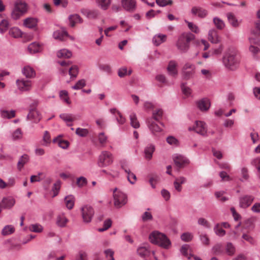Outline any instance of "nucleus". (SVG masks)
Masks as SVG:
<instances>
[{"label":"nucleus","instance_id":"nucleus-1","mask_svg":"<svg viewBox=\"0 0 260 260\" xmlns=\"http://www.w3.org/2000/svg\"><path fill=\"white\" fill-rule=\"evenodd\" d=\"M195 39V36L189 32H184L178 37L176 46L181 52H186L190 47V42Z\"/></svg>","mask_w":260,"mask_h":260},{"label":"nucleus","instance_id":"nucleus-2","mask_svg":"<svg viewBox=\"0 0 260 260\" xmlns=\"http://www.w3.org/2000/svg\"><path fill=\"white\" fill-rule=\"evenodd\" d=\"M149 239L151 243L157 244L164 248L168 249L171 243L167 236L158 232H154L149 236Z\"/></svg>","mask_w":260,"mask_h":260},{"label":"nucleus","instance_id":"nucleus-3","mask_svg":"<svg viewBox=\"0 0 260 260\" xmlns=\"http://www.w3.org/2000/svg\"><path fill=\"white\" fill-rule=\"evenodd\" d=\"M223 63L227 69L233 71L238 68L239 59L235 52L229 51L223 57Z\"/></svg>","mask_w":260,"mask_h":260},{"label":"nucleus","instance_id":"nucleus-4","mask_svg":"<svg viewBox=\"0 0 260 260\" xmlns=\"http://www.w3.org/2000/svg\"><path fill=\"white\" fill-rule=\"evenodd\" d=\"M113 162L112 154L108 151H102L99 157L98 165L103 168L110 165Z\"/></svg>","mask_w":260,"mask_h":260},{"label":"nucleus","instance_id":"nucleus-5","mask_svg":"<svg viewBox=\"0 0 260 260\" xmlns=\"http://www.w3.org/2000/svg\"><path fill=\"white\" fill-rule=\"evenodd\" d=\"M82 216L84 222L89 223L91 221L94 211L92 207L85 205L81 208Z\"/></svg>","mask_w":260,"mask_h":260},{"label":"nucleus","instance_id":"nucleus-6","mask_svg":"<svg viewBox=\"0 0 260 260\" xmlns=\"http://www.w3.org/2000/svg\"><path fill=\"white\" fill-rule=\"evenodd\" d=\"M113 198L114 205L117 208H121L127 202V197L122 192L118 191L113 195Z\"/></svg>","mask_w":260,"mask_h":260},{"label":"nucleus","instance_id":"nucleus-7","mask_svg":"<svg viewBox=\"0 0 260 260\" xmlns=\"http://www.w3.org/2000/svg\"><path fill=\"white\" fill-rule=\"evenodd\" d=\"M173 159L176 167L178 169L184 168L186 165L189 164L188 159L180 154H174L173 156Z\"/></svg>","mask_w":260,"mask_h":260},{"label":"nucleus","instance_id":"nucleus-8","mask_svg":"<svg viewBox=\"0 0 260 260\" xmlns=\"http://www.w3.org/2000/svg\"><path fill=\"white\" fill-rule=\"evenodd\" d=\"M189 131H194L198 134L202 136H205L207 133V127L205 123L201 121H197L196 124L193 127H189Z\"/></svg>","mask_w":260,"mask_h":260},{"label":"nucleus","instance_id":"nucleus-9","mask_svg":"<svg viewBox=\"0 0 260 260\" xmlns=\"http://www.w3.org/2000/svg\"><path fill=\"white\" fill-rule=\"evenodd\" d=\"M254 197L252 195H243L239 198V206L242 208H247L253 202Z\"/></svg>","mask_w":260,"mask_h":260},{"label":"nucleus","instance_id":"nucleus-10","mask_svg":"<svg viewBox=\"0 0 260 260\" xmlns=\"http://www.w3.org/2000/svg\"><path fill=\"white\" fill-rule=\"evenodd\" d=\"M18 88L21 91H27L31 88V81L28 80L18 79L16 81Z\"/></svg>","mask_w":260,"mask_h":260},{"label":"nucleus","instance_id":"nucleus-11","mask_svg":"<svg viewBox=\"0 0 260 260\" xmlns=\"http://www.w3.org/2000/svg\"><path fill=\"white\" fill-rule=\"evenodd\" d=\"M177 63L175 60L169 61L167 70L169 75L172 77H176L178 75L177 69Z\"/></svg>","mask_w":260,"mask_h":260},{"label":"nucleus","instance_id":"nucleus-12","mask_svg":"<svg viewBox=\"0 0 260 260\" xmlns=\"http://www.w3.org/2000/svg\"><path fill=\"white\" fill-rule=\"evenodd\" d=\"M198 108L202 111H207L210 107V102L208 99L203 98L197 102Z\"/></svg>","mask_w":260,"mask_h":260},{"label":"nucleus","instance_id":"nucleus-13","mask_svg":"<svg viewBox=\"0 0 260 260\" xmlns=\"http://www.w3.org/2000/svg\"><path fill=\"white\" fill-rule=\"evenodd\" d=\"M123 8L126 11L133 12L136 8L135 0H121Z\"/></svg>","mask_w":260,"mask_h":260},{"label":"nucleus","instance_id":"nucleus-14","mask_svg":"<svg viewBox=\"0 0 260 260\" xmlns=\"http://www.w3.org/2000/svg\"><path fill=\"white\" fill-rule=\"evenodd\" d=\"M81 12L87 18L91 19L96 18L99 15V13L97 10H90L85 8L82 9Z\"/></svg>","mask_w":260,"mask_h":260},{"label":"nucleus","instance_id":"nucleus-15","mask_svg":"<svg viewBox=\"0 0 260 260\" xmlns=\"http://www.w3.org/2000/svg\"><path fill=\"white\" fill-rule=\"evenodd\" d=\"M148 126L149 129L153 134L156 133L160 132L162 129L160 126L152 120V118H150L147 120Z\"/></svg>","mask_w":260,"mask_h":260},{"label":"nucleus","instance_id":"nucleus-16","mask_svg":"<svg viewBox=\"0 0 260 260\" xmlns=\"http://www.w3.org/2000/svg\"><path fill=\"white\" fill-rule=\"evenodd\" d=\"M208 39L212 43L217 44L220 42V38L215 29H212L209 31Z\"/></svg>","mask_w":260,"mask_h":260},{"label":"nucleus","instance_id":"nucleus-17","mask_svg":"<svg viewBox=\"0 0 260 260\" xmlns=\"http://www.w3.org/2000/svg\"><path fill=\"white\" fill-rule=\"evenodd\" d=\"M22 73L27 78H32L36 76L35 71L29 66L24 67L22 70Z\"/></svg>","mask_w":260,"mask_h":260},{"label":"nucleus","instance_id":"nucleus-18","mask_svg":"<svg viewBox=\"0 0 260 260\" xmlns=\"http://www.w3.org/2000/svg\"><path fill=\"white\" fill-rule=\"evenodd\" d=\"M2 203L4 208L10 209L15 204V200L11 197H5L3 199Z\"/></svg>","mask_w":260,"mask_h":260},{"label":"nucleus","instance_id":"nucleus-19","mask_svg":"<svg viewBox=\"0 0 260 260\" xmlns=\"http://www.w3.org/2000/svg\"><path fill=\"white\" fill-rule=\"evenodd\" d=\"M193 15H198L200 18H204L207 14V11L201 7H193L191 10Z\"/></svg>","mask_w":260,"mask_h":260},{"label":"nucleus","instance_id":"nucleus-20","mask_svg":"<svg viewBox=\"0 0 260 260\" xmlns=\"http://www.w3.org/2000/svg\"><path fill=\"white\" fill-rule=\"evenodd\" d=\"M14 8L24 14L27 11V5L25 2L18 0L15 3Z\"/></svg>","mask_w":260,"mask_h":260},{"label":"nucleus","instance_id":"nucleus-21","mask_svg":"<svg viewBox=\"0 0 260 260\" xmlns=\"http://www.w3.org/2000/svg\"><path fill=\"white\" fill-rule=\"evenodd\" d=\"M38 24V19L35 18L29 17L24 20L23 25L29 28L36 27Z\"/></svg>","mask_w":260,"mask_h":260},{"label":"nucleus","instance_id":"nucleus-22","mask_svg":"<svg viewBox=\"0 0 260 260\" xmlns=\"http://www.w3.org/2000/svg\"><path fill=\"white\" fill-rule=\"evenodd\" d=\"M27 118L32 119L35 122L37 123L40 121L41 117L37 110L31 109L27 115Z\"/></svg>","mask_w":260,"mask_h":260},{"label":"nucleus","instance_id":"nucleus-23","mask_svg":"<svg viewBox=\"0 0 260 260\" xmlns=\"http://www.w3.org/2000/svg\"><path fill=\"white\" fill-rule=\"evenodd\" d=\"M167 36L166 35H163L161 34H159L155 35L152 39V41L153 44L155 46H158L161 43L166 41L167 40Z\"/></svg>","mask_w":260,"mask_h":260},{"label":"nucleus","instance_id":"nucleus-24","mask_svg":"<svg viewBox=\"0 0 260 260\" xmlns=\"http://www.w3.org/2000/svg\"><path fill=\"white\" fill-rule=\"evenodd\" d=\"M228 21L229 23L234 27H237L240 24V21H239L236 18L235 15L232 13H228L226 14Z\"/></svg>","mask_w":260,"mask_h":260},{"label":"nucleus","instance_id":"nucleus-25","mask_svg":"<svg viewBox=\"0 0 260 260\" xmlns=\"http://www.w3.org/2000/svg\"><path fill=\"white\" fill-rule=\"evenodd\" d=\"M29 160V157L27 154H24L22 155L17 163V168L18 170H21L23 168L24 165L28 162Z\"/></svg>","mask_w":260,"mask_h":260},{"label":"nucleus","instance_id":"nucleus-26","mask_svg":"<svg viewBox=\"0 0 260 260\" xmlns=\"http://www.w3.org/2000/svg\"><path fill=\"white\" fill-rule=\"evenodd\" d=\"M155 150V146L152 144H149L146 147L144 150V153L146 158L150 159L152 158V154Z\"/></svg>","mask_w":260,"mask_h":260},{"label":"nucleus","instance_id":"nucleus-27","mask_svg":"<svg viewBox=\"0 0 260 260\" xmlns=\"http://www.w3.org/2000/svg\"><path fill=\"white\" fill-rule=\"evenodd\" d=\"M69 19L71 26L74 27L76 23H82V19L78 14L71 15L69 16Z\"/></svg>","mask_w":260,"mask_h":260},{"label":"nucleus","instance_id":"nucleus-28","mask_svg":"<svg viewBox=\"0 0 260 260\" xmlns=\"http://www.w3.org/2000/svg\"><path fill=\"white\" fill-rule=\"evenodd\" d=\"M249 42L250 43V46L249 47V50L250 52L253 53V54H256L260 51L259 49L253 45V44H256L258 42V40L255 38H249Z\"/></svg>","mask_w":260,"mask_h":260},{"label":"nucleus","instance_id":"nucleus-29","mask_svg":"<svg viewBox=\"0 0 260 260\" xmlns=\"http://www.w3.org/2000/svg\"><path fill=\"white\" fill-rule=\"evenodd\" d=\"M72 55V53L71 51L66 49H61L57 53V56L59 58H69Z\"/></svg>","mask_w":260,"mask_h":260},{"label":"nucleus","instance_id":"nucleus-30","mask_svg":"<svg viewBox=\"0 0 260 260\" xmlns=\"http://www.w3.org/2000/svg\"><path fill=\"white\" fill-rule=\"evenodd\" d=\"M64 202L67 208L72 209L74 206V197L72 195L68 196L65 197Z\"/></svg>","mask_w":260,"mask_h":260},{"label":"nucleus","instance_id":"nucleus-31","mask_svg":"<svg viewBox=\"0 0 260 260\" xmlns=\"http://www.w3.org/2000/svg\"><path fill=\"white\" fill-rule=\"evenodd\" d=\"M41 46L39 43L33 42L28 47V50L30 53H36L40 51Z\"/></svg>","mask_w":260,"mask_h":260},{"label":"nucleus","instance_id":"nucleus-32","mask_svg":"<svg viewBox=\"0 0 260 260\" xmlns=\"http://www.w3.org/2000/svg\"><path fill=\"white\" fill-rule=\"evenodd\" d=\"M1 116L3 118L10 119L15 116V111L13 110H11L10 112L7 110H1Z\"/></svg>","mask_w":260,"mask_h":260},{"label":"nucleus","instance_id":"nucleus-33","mask_svg":"<svg viewBox=\"0 0 260 260\" xmlns=\"http://www.w3.org/2000/svg\"><path fill=\"white\" fill-rule=\"evenodd\" d=\"M9 34L10 36L14 38H18L21 37L22 36V32L17 27H13L11 28L9 30Z\"/></svg>","mask_w":260,"mask_h":260},{"label":"nucleus","instance_id":"nucleus-34","mask_svg":"<svg viewBox=\"0 0 260 260\" xmlns=\"http://www.w3.org/2000/svg\"><path fill=\"white\" fill-rule=\"evenodd\" d=\"M96 2L98 6L104 10H107L111 4V0H96Z\"/></svg>","mask_w":260,"mask_h":260},{"label":"nucleus","instance_id":"nucleus-35","mask_svg":"<svg viewBox=\"0 0 260 260\" xmlns=\"http://www.w3.org/2000/svg\"><path fill=\"white\" fill-rule=\"evenodd\" d=\"M123 169H124L125 173L127 174V179L129 182L133 184L136 181V176L133 173H132L129 169H124L123 166H122Z\"/></svg>","mask_w":260,"mask_h":260},{"label":"nucleus","instance_id":"nucleus-36","mask_svg":"<svg viewBox=\"0 0 260 260\" xmlns=\"http://www.w3.org/2000/svg\"><path fill=\"white\" fill-rule=\"evenodd\" d=\"M131 120V125L135 128H138L140 127V123L137 119L136 115L132 113L129 116Z\"/></svg>","mask_w":260,"mask_h":260},{"label":"nucleus","instance_id":"nucleus-37","mask_svg":"<svg viewBox=\"0 0 260 260\" xmlns=\"http://www.w3.org/2000/svg\"><path fill=\"white\" fill-rule=\"evenodd\" d=\"M195 73V70H182V75L183 79L186 80L192 78Z\"/></svg>","mask_w":260,"mask_h":260},{"label":"nucleus","instance_id":"nucleus-38","mask_svg":"<svg viewBox=\"0 0 260 260\" xmlns=\"http://www.w3.org/2000/svg\"><path fill=\"white\" fill-rule=\"evenodd\" d=\"M68 222L67 218L64 215H58L56 219V224L60 227H63Z\"/></svg>","mask_w":260,"mask_h":260},{"label":"nucleus","instance_id":"nucleus-39","mask_svg":"<svg viewBox=\"0 0 260 260\" xmlns=\"http://www.w3.org/2000/svg\"><path fill=\"white\" fill-rule=\"evenodd\" d=\"M15 231V228L11 225L5 226L2 231V234L3 236H7L13 233Z\"/></svg>","mask_w":260,"mask_h":260},{"label":"nucleus","instance_id":"nucleus-40","mask_svg":"<svg viewBox=\"0 0 260 260\" xmlns=\"http://www.w3.org/2000/svg\"><path fill=\"white\" fill-rule=\"evenodd\" d=\"M138 254L142 257H145L149 254V250L145 247H140L137 249Z\"/></svg>","mask_w":260,"mask_h":260},{"label":"nucleus","instance_id":"nucleus-41","mask_svg":"<svg viewBox=\"0 0 260 260\" xmlns=\"http://www.w3.org/2000/svg\"><path fill=\"white\" fill-rule=\"evenodd\" d=\"M184 21L187 24L188 28L192 32L196 34H198L200 32V29L196 24L193 23L192 22H189L186 20H185Z\"/></svg>","mask_w":260,"mask_h":260},{"label":"nucleus","instance_id":"nucleus-42","mask_svg":"<svg viewBox=\"0 0 260 260\" xmlns=\"http://www.w3.org/2000/svg\"><path fill=\"white\" fill-rule=\"evenodd\" d=\"M163 114V111L162 109H159L155 111H154L152 113V120H155L156 121H159L161 118H162Z\"/></svg>","mask_w":260,"mask_h":260},{"label":"nucleus","instance_id":"nucleus-43","mask_svg":"<svg viewBox=\"0 0 260 260\" xmlns=\"http://www.w3.org/2000/svg\"><path fill=\"white\" fill-rule=\"evenodd\" d=\"M9 23L7 20L3 19L0 22V32L4 34L8 29Z\"/></svg>","mask_w":260,"mask_h":260},{"label":"nucleus","instance_id":"nucleus-44","mask_svg":"<svg viewBox=\"0 0 260 260\" xmlns=\"http://www.w3.org/2000/svg\"><path fill=\"white\" fill-rule=\"evenodd\" d=\"M68 34L67 31H55L53 33V37L55 39L63 40L64 36H68Z\"/></svg>","mask_w":260,"mask_h":260},{"label":"nucleus","instance_id":"nucleus-45","mask_svg":"<svg viewBox=\"0 0 260 260\" xmlns=\"http://www.w3.org/2000/svg\"><path fill=\"white\" fill-rule=\"evenodd\" d=\"M213 22L216 28L218 29L221 30L222 29L224 26L225 24L224 22L219 18L215 17L213 18Z\"/></svg>","mask_w":260,"mask_h":260},{"label":"nucleus","instance_id":"nucleus-46","mask_svg":"<svg viewBox=\"0 0 260 260\" xmlns=\"http://www.w3.org/2000/svg\"><path fill=\"white\" fill-rule=\"evenodd\" d=\"M225 250L228 254L231 256L234 254L236 251L235 247L231 242L227 243Z\"/></svg>","mask_w":260,"mask_h":260},{"label":"nucleus","instance_id":"nucleus-47","mask_svg":"<svg viewBox=\"0 0 260 260\" xmlns=\"http://www.w3.org/2000/svg\"><path fill=\"white\" fill-rule=\"evenodd\" d=\"M193 235L192 234L188 232L184 233L181 235V240L186 242L191 241Z\"/></svg>","mask_w":260,"mask_h":260},{"label":"nucleus","instance_id":"nucleus-48","mask_svg":"<svg viewBox=\"0 0 260 260\" xmlns=\"http://www.w3.org/2000/svg\"><path fill=\"white\" fill-rule=\"evenodd\" d=\"M60 187V181H57L56 183L53 184V186L52 188V191L53 192V197L56 196L59 192Z\"/></svg>","mask_w":260,"mask_h":260},{"label":"nucleus","instance_id":"nucleus-49","mask_svg":"<svg viewBox=\"0 0 260 260\" xmlns=\"http://www.w3.org/2000/svg\"><path fill=\"white\" fill-rule=\"evenodd\" d=\"M69 75L71 77H76L78 74V68L77 66H72L69 70Z\"/></svg>","mask_w":260,"mask_h":260},{"label":"nucleus","instance_id":"nucleus-50","mask_svg":"<svg viewBox=\"0 0 260 260\" xmlns=\"http://www.w3.org/2000/svg\"><path fill=\"white\" fill-rule=\"evenodd\" d=\"M112 225V221L110 219L106 220L104 222L103 228L99 229L98 231L100 232H104L108 230Z\"/></svg>","mask_w":260,"mask_h":260},{"label":"nucleus","instance_id":"nucleus-51","mask_svg":"<svg viewBox=\"0 0 260 260\" xmlns=\"http://www.w3.org/2000/svg\"><path fill=\"white\" fill-rule=\"evenodd\" d=\"M53 3L55 6L60 5L62 8H66L68 5V0H53Z\"/></svg>","mask_w":260,"mask_h":260},{"label":"nucleus","instance_id":"nucleus-52","mask_svg":"<svg viewBox=\"0 0 260 260\" xmlns=\"http://www.w3.org/2000/svg\"><path fill=\"white\" fill-rule=\"evenodd\" d=\"M86 85L85 81L84 79H81L76 83V84L72 87V88L75 90L80 89Z\"/></svg>","mask_w":260,"mask_h":260},{"label":"nucleus","instance_id":"nucleus-53","mask_svg":"<svg viewBox=\"0 0 260 260\" xmlns=\"http://www.w3.org/2000/svg\"><path fill=\"white\" fill-rule=\"evenodd\" d=\"M88 133V131L86 128H77L76 130V134L80 137H86Z\"/></svg>","mask_w":260,"mask_h":260},{"label":"nucleus","instance_id":"nucleus-54","mask_svg":"<svg viewBox=\"0 0 260 260\" xmlns=\"http://www.w3.org/2000/svg\"><path fill=\"white\" fill-rule=\"evenodd\" d=\"M59 117L66 122H72L75 120V119L72 117V115L71 114L63 113L60 114Z\"/></svg>","mask_w":260,"mask_h":260},{"label":"nucleus","instance_id":"nucleus-55","mask_svg":"<svg viewBox=\"0 0 260 260\" xmlns=\"http://www.w3.org/2000/svg\"><path fill=\"white\" fill-rule=\"evenodd\" d=\"M214 230L216 234L219 236H223L225 234V231L222 228H219L218 224L215 225Z\"/></svg>","mask_w":260,"mask_h":260},{"label":"nucleus","instance_id":"nucleus-56","mask_svg":"<svg viewBox=\"0 0 260 260\" xmlns=\"http://www.w3.org/2000/svg\"><path fill=\"white\" fill-rule=\"evenodd\" d=\"M22 137V132L20 128L16 129L12 134V138L14 140L21 139Z\"/></svg>","mask_w":260,"mask_h":260},{"label":"nucleus","instance_id":"nucleus-57","mask_svg":"<svg viewBox=\"0 0 260 260\" xmlns=\"http://www.w3.org/2000/svg\"><path fill=\"white\" fill-rule=\"evenodd\" d=\"M182 92L186 96H189L191 94V89L188 87L186 86V83H182L181 85Z\"/></svg>","mask_w":260,"mask_h":260},{"label":"nucleus","instance_id":"nucleus-58","mask_svg":"<svg viewBox=\"0 0 260 260\" xmlns=\"http://www.w3.org/2000/svg\"><path fill=\"white\" fill-rule=\"evenodd\" d=\"M104 253L106 256L109 260H115L113 255L114 252L111 249H108L105 250Z\"/></svg>","mask_w":260,"mask_h":260},{"label":"nucleus","instance_id":"nucleus-59","mask_svg":"<svg viewBox=\"0 0 260 260\" xmlns=\"http://www.w3.org/2000/svg\"><path fill=\"white\" fill-rule=\"evenodd\" d=\"M23 15V14H22L21 13L15 9L14 8L13 9L11 12V17L14 20L18 19Z\"/></svg>","mask_w":260,"mask_h":260},{"label":"nucleus","instance_id":"nucleus-60","mask_svg":"<svg viewBox=\"0 0 260 260\" xmlns=\"http://www.w3.org/2000/svg\"><path fill=\"white\" fill-rule=\"evenodd\" d=\"M212 250L214 254H218L222 252V245L221 244H216L213 248Z\"/></svg>","mask_w":260,"mask_h":260},{"label":"nucleus","instance_id":"nucleus-61","mask_svg":"<svg viewBox=\"0 0 260 260\" xmlns=\"http://www.w3.org/2000/svg\"><path fill=\"white\" fill-rule=\"evenodd\" d=\"M251 164L256 167L258 174L260 172V157H257L253 159L251 161Z\"/></svg>","mask_w":260,"mask_h":260},{"label":"nucleus","instance_id":"nucleus-62","mask_svg":"<svg viewBox=\"0 0 260 260\" xmlns=\"http://www.w3.org/2000/svg\"><path fill=\"white\" fill-rule=\"evenodd\" d=\"M87 180L84 177H80L77 180V184L79 187H82L87 184Z\"/></svg>","mask_w":260,"mask_h":260},{"label":"nucleus","instance_id":"nucleus-63","mask_svg":"<svg viewBox=\"0 0 260 260\" xmlns=\"http://www.w3.org/2000/svg\"><path fill=\"white\" fill-rule=\"evenodd\" d=\"M167 142L170 145H178V141L173 136H169L167 138Z\"/></svg>","mask_w":260,"mask_h":260},{"label":"nucleus","instance_id":"nucleus-64","mask_svg":"<svg viewBox=\"0 0 260 260\" xmlns=\"http://www.w3.org/2000/svg\"><path fill=\"white\" fill-rule=\"evenodd\" d=\"M42 227L39 224H32L30 226V230L33 232L39 233L42 231Z\"/></svg>","mask_w":260,"mask_h":260}]
</instances>
